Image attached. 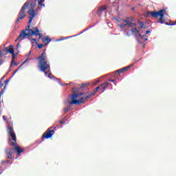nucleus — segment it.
<instances>
[{
  "label": "nucleus",
  "instance_id": "f257e3e1",
  "mask_svg": "<svg viewBox=\"0 0 176 176\" xmlns=\"http://www.w3.org/2000/svg\"><path fill=\"white\" fill-rule=\"evenodd\" d=\"M43 2H45V0H28L22 6L18 17L16 18V24L20 23V20H23V19L25 17V9H28V13L30 16H29L28 25L26 28L21 30L17 38L15 40V42L19 41L16 45L17 47H20L21 41H24L26 38H30L32 35L39 36V39L42 38V34L37 27L33 28V29H30V28L31 27V23H32V20H34V17L38 15L36 12L41 10V7L43 6L45 8V3H43Z\"/></svg>",
  "mask_w": 176,
  "mask_h": 176
},
{
  "label": "nucleus",
  "instance_id": "f03ea898",
  "mask_svg": "<svg viewBox=\"0 0 176 176\" xmlns=\"http://www.w3.org/2000/svg\"><path fill=\"white\" fill-rule=\"evenodd\" d=\"M38 60V68L44 72L45 76H47L50 79L53 78V75L50 72V62L47 59V56L45 52L42 53L38 57L36 58Z\"/></svg>",
  "mask_w": 176,
  "mask_h": 176
},
{
  "label": "nucleus",
  "instance_id": "7ed1b4c3",
  "mask_svg": "<svg viewBox=\"0 0 176 176\" xmlns=\"http://www.w3.org/2000/svg\"><path fill=\"white\" fill-rule=\"evenodd\" d=\"M89 85H90L89 82H86V83L82 84L79 89L73 88L74 93L70 96L71 101H68L67 104L69 105H79L80 104H85V102H86V100H85V98L81 97L80 99H78V98L86 94L85 93L76 94V93H78V91H79L80 89H85V87H87V86H89Z\"/></svg>",
  "mask_w": 176,
  "mask_h": 176
},
{
  "label": "nucleus",
  "instance_id": "20e7f679",
  "mask_svg": "<svg viewBox=\"0 0 176 176\" xmlns=\"http://www.w3.org/2000/svg\"><path fill=\"white\" fill-rule=\"evenodd\" d=\"M8 144L10 146H14V152H16L18 156H20L23 152H24V148H20V146L17 145V138L16 137V133H14V129L12 126H8Z\"/></svg>",
  "mask_w": 176,
  "mask_h": 176
},
{
  "label": "nucleus",
  "instance_id": "39448f33",
  "mask_svg": "<svg viewBox=\"0 0 176 176\" xmlns=\"http://www.w3.org/2000/svg\"><path fill=\"white\" fill-rule=\"evenodd\" d=\"M167 12L166 9H162L159 11H148L146 12V17H153L154 19H157L160 17L159 21L157 23H160V24L164 23V15Z\"/></svg>",
  "mask_w": 176,
  "mask_h": 176
},
{
  "label": "nucleus",
  "instance_id": "423d86ee",
  "mask_svg": "<svg viewBox=\"0 0 176 176\" xmlns=\"http://www.w3.org/2000/svg\"><path fill=\"white\" fill-rule=\"evenodd\" d=\"M8 53H10V54H14V49H13L12 45H10L9 47H5L4 50L0 51V60L3 56H6Z\"/></svg>",
  "mask_w": 176,
  "mask_h": 176
},
{
  "label": "nucleus",
  "instance_id": "0eeeda50",
  "mask_svg": "<svg viewBox=\"0 0 176 176\" xmlns=\"http://www.w3.org/2000/svg\"><path fill=\"white\" fill-rule=\"evenodd\" d=\"M53 127H50L42 135V141L44 139L49 140V138H52L53 135H54V130L52 129Z\"/></svg>",
  "mask_w": 176,
  "mask_h": 176
},
{
  "label": "nucleus",
  "instance_id": "6e6552de",
  "mask_svg": "<svg viewBox=\"0 0 176 176\" xmlns=\"http://www.w3.org/2000/svg\"><path fill=\"white\" fill-rule=\"evenodd\" d=\"M108 85H109V83L107 82L100 85L98 87L94 89V91L92 93L94 94V96H96V93H97V91H98L100 89H101V87H102L104 93V91H105V89L108 88Z\"/></svg>",
  "mask_w": 176,
  "mask_h": 176
},
{
  "label": "nucleus",
  "instance_id": "1a4fd4ad",
  "mask_svg": "<svg viewBox=\"0 0 176 176\" xmlns=\"http://www.w3.org/2000/svg\"><path fill=\"white\" fill-rule=\"evenodd\" d=\"M14 149L13 148H8L6 149V156L8 159H13V155H14Z\"/></svg>",
  "mask_w": 176,
  "mask_h": 176
},
{
  "label": "nucleus",
  "instance_id": "9d476101",
  "mask_svg": "<svg viewBox=\"0 0 176 176\" xmlns=\"http://www.w3.org/2000/svg\"><path fill=\"white\" fill-rule=\"evenodd\" d=\"M105 10H107V6H103L98 8L96 13H97L98 16H99V17H100L102 15V13H104V12H105Z\"/></svg>",
  "mask_w": 176,
  "mask_h": 176
},
{
  "label": "nucleus",
  "instance_id": "9b49d317",
  "mask_svg": "<svg viewBox=\"0 0 176 176\" xmlns=\"http://www.w3.org/2000/svg\"><path fill=\"white\" fill-rule=\"evenodd\" d=\"M131 24H133V23L130 22V21L123 20L122 23L118 25V26L120 27V28H124L126 25H131Z\"/></svg>",
  "mask_w": 176,
  "mask_h": 176
},
{
  "label": "nucleus",
  "instance_id": "f8f14e48",
  "mask_svg": "<svg viewBox=\"0 0 176 176\" xmlns=\"http://www.w3.org/2000/svg\"><path fill=\"white\" fill-rule=\"evenodd\" d=\"M129 68H131V65H129V66L124 67L122 69H120L117 70V72H118V74H123V72H126V71L129 69Z\"/></svg>",
  "mask_w": 176,
  "mask_h": 176
},
{
  "label": "nucleus",
  "instance_id": "ddd939ff",
  "mask_svg": "<svg viewBox=\"0 0 176 176\" xmlns=\"http://www.w3.org/2000/svg\"><path fill=\"white\" fill-rule=\"evenodd\" d=\"M3 119L5 120L6 123H7L8 126H7V133H8V126H10V127H13L12 126L10 125V124H9V122L8 121V120L6 119V116H3Z\"/></svg>",
  "mask_w": 176,
  "mask_h": 176
},
{
  "label": "nucleus",
  "instance_id": "4468645a",
  "mask_svg": "<svg viewBox=\"0 0 176 176\" xmlns=\"http://www.w3.org/2000/svg\"><path fill=\"white\" fill-rule=\"evenodd\" d=\"M46 42L47 43L45 44V45H47L48 43H50L52 42V38L49 37V36H46Z\"/></svg>",
  "mask_w": 176,
  "mask_h": 176
},
{
  "label": "nucleus",
  "instance_id": "2eb2a0df",
  "mask_svg": "<svg viewBox=\"0 0 176 176\" xmlns=\"http://www.w3.org/2000/svg\"><path fill=\"white\" fill-rule=\"evenodd\" d=\"M139 23V24H140V27H139V28H146V27H145V25H144V23H142V22H141V21H140V22H138Z\"/></svg>",
  "mask_w": 176,
  "mask_h": 176
},
{
  "label": "nucleus",
  "instance_id": "dca6fc26",
  "mask_svg": "<svg viewBox=\"0 0 176 176\" xmlns=\"http://www.w3.org/2000/svg\"><path fill=\"white\" fill-rule=\"evenodd\" d=\"M92 96H94V94L91 93L90 94H88L87 96H85V100H89V98H90V97H92Z\"/></svg>",
  "mask_w": 176,
  "mask_h": 176
},
{
  "label": "nucleus",
  "instance_id": "f3484780",
  "mask_svg": "<svg viewBox=\"0 0 176 176\" xmlns=\"http://www.w3.org/2000/svg\"><path fill=\"white\" fill-rule=\"evenodd\" d=\"M70 109H71V106H67L66 108L64 109V112L67 113V112H68V111H69Z\"/></svg>",
  "mask_w": 176,
  "mask_h": 176
},
{
  "label": "nucleus",
  "instance_id": "a211bd4d",
  "mask_svg": "<svg viewBox=\"0 0 176 176\" xmlns=\"http://www.w3.org/2000/svg\"><path fill=\"white\" fill-rule=\"evenodd\" d=\"M38 39H42V42H43L45 43V42H46V36L43 38H42V34H41V38H39L38 37Z\"/></svg>",
  "mask_w": 176,
  "mask_h": 176
},
{
  "label": "nucleus",
  "instance_id": "6ab92c4d",
  "mask_svg": "<svg viewBox=\"0 0 176 176\" xmlns=\"http://www.w3.org/2000/svg\"><path fill=\"white\" fill-rule=\"evenodd\" d=\"M12 64H14V65H15V67H17V64L16 63H14V59H13V58L11 61V65H12Z\"/></svg>",
  "mask_w": 176,
  "mask_h": 176
},
{
  "label": "nucleus",
  "instance_id": "aec40b11",
  "mask_svg": "<svg viewBox=\"0 0 176 176\" xmlns=\"http://www.w3.org/2000/svg\"><path fill=\"white\" fill-rule=\"evenodd\" d=\"M58 123H60V124H64L65 123V120H61L58 122Z\"/></svg>",
  "mask_w": 176,
  "mask_h": 176
},
{
  "label": "nucleus",
  "instance_id": "412c9836",
  "mask_svg": "<svg viewBox=\"0 0 176 176\" xmlns=\"http://www.w3.org/2000/svg\"><path fill=\"white\" fill-rule=\"evenodd\" d=\"M135 31H137V28H132V29L131 30V32H132V33H133V34H134V32H135Z\"/></svg>",
  "mask_w": 176,
  "mask_h": 176
},
{
  "label": "nucleus",
  "instance_id": "4be33fe9",
  "mask_svg": "<svg viewBox=\"0 0 176 176\" xmlns=\"http://www.w3.org/2000/svg\"><path fill=\"white\" fill-rule=\"evenodd\" d=\"M3 63H5V59H0V65H2V64H3Z\"/></svg>",
  "mask_w": 176,
  "mask_h": 176
},
{
  "label": "nucleus",
  "instance_id": "5701e85b",
  "mask_svg": "<svg viewBox=\"0 0 176 176\" xmlns=\"http://www.w3.org/2000/svg\"><path fill=\"white\" fill-rule=\"evenodd\" d=\"M5 93V90L2 89L1 91L0 92V98H1V96H2V94H3Z\"/></svg>",
  "mask_w": 176,
  "mask_h": 176
},
{
  "label": "nucleus",
  "instance_id": "b1692460",
  "mask_svg": "<svg viewBox=\"0 0 176 176\" xmlns=\"http://www.w3.org/2000/svg\"><path fill=\"white\" fill-rule=\"evenodd\" d=\"M43 47V44L38 45V49H42Z\"/></svg>",
  "mask_w": 176,
  "mask_h": 176
},
{
  "label": "nucleus",
  "instance_id": "393cba45",
  "mask_svg": "<svg viewBox=\"0 0 176 176\" xmlns=\"http://www.w3.org/2000/svg\"><path fill=\"white\" fill-rule=\"evenodd\" d=\"M19 69H20V67H19L17 69H16L14 72H13V75L16 74L17 73V72L19 71Z\"/></svg>",
  "mask_w": 176,
  "mask_h": 176
},
{
  "label": "nucleus",
  "instance_id": "a878e982",
  "mask_svg": "<svg viewBox=\"0 0 176 176\" xmlns=\"http://www.w3.org/2000/svg\"><path fill=\"white\" fill-rule=\"evenodd\" d=\"M9 161L6 160V161H1L2 164H5L6 163H8Z\"/></svg>",
  "mask_w": 176,
  "mask_h": 176
},
{
  "label": "nucleus",
  "instance_id": "bb28decb",
  "mask_svg": "<svg viewBox=\"0 0 176 176\" xmlns=\"http://www.w3.org/2000/svg\"><path fill=\"white\" fill-rule=\"evenodd\" d=\"M166 25H171V22L168 23V22H166L165 23Z\"/></svg>",
  "mask_w": 176,
  "mask_h": 176
},
{
  "label": "nucleus",
  "instance_id": "cd10ccee",
  "mask_svg": "<svg viewBox=\"0 0 176 176\" xmlns=\"http://www.w3.org/2000/svg\"><path fill=\"white\" fill-rule=\"evenodd\" d=\"M4 83H5V85H8V83H9V80H6L4 81Z\"/></svg>",
  "mask_w": 176,
  "mask_h": 176
},
{
  "label": "nucleus",
  "instance_id": "c85d7f7f",
  "mask_svg": "<svg viewBox=\"0 0 176 176\" xmlns=\"http://www.w3.org/2000/svg\"><path fill=\"white\" fill-rule=\"evenodd\" d=\"M138 43H140V45H142V41H140V39H138Z\"/></svg>",
  "mask_w": 176,
  "mask_h": 176
},
{
  "label": "nucleus",
  "instance_id": "c756f323",
  "mask_svg": "<svg viewBox=\"0 0 176 176\" xmlns=\"http://www.w3.org/2000/svg\"><path fill=\"white\" fill-rule=\"evenodd\" d=\"M3 87V84L2 82H0V89H2Z\"/></svg>",
  "mask_w": 176,
  "mask_h": 176
},
{
  "label": "nucleus",
  "instance_id": "7c9ffc66",
  "mask_svg": "<svg viewBox=\"0 0 176 176\" xmlns=\"http://www.w3.org/2000/svg\"><path fill=\"white\" fill-rule=\"evenodd\" d=\"M135 32H136V34H140V30H137V29H136V30H135Z\"/></svg>",
  "mask_w": 176,
  "mask_h": 176
},
{
  "label": "nucleus",
  "instance_id": "2f4dec72",
  "mask_svg": "<svg viewBox=\"0 0 176 176\" xmlns=\"http://www.w3.org/2000/svg\"><path fill=\"white\" fill-rule=\"evenodd\" d=\"M109 82H115V80H113V79H109Z\"/></svg>",
  "mask_w": 176,
  "mask_h": 176
},
{
  "label": "nucleus",
  "instance_id": "473e14b6",
  "mask_svg": "<svg viewBox=\"0 0 176 176\" xmlns=\"http://www.w3.org/2000/svg\"><path fill=\"white\" fill-rule=\"evenodd\" d=\"M176 25V21L174 23H171V25Z\"/></svg>",
  "mask_w": 176,
  "mask_h": 176
},
{
  "label": "nucleus",
  "instance_id": "72a5a7b5",
  "mask_svg": "<svg viewBox=\"0 0 176 176\" xmlns=\"http://www.w3.org/2000/svg\"><path fill=\"white\" fill-rule=\"evenodd\" d=\"M149 32H151V31H149V30L146 31V34L148 35V34H149Z\"/></svg>",
  "mask_w": 176,
  "mask_h": 176
},
{
  "label": "nucleus",
  "instance_id": "f704fd0d",
  "mask_svg": "<svg viewBox=\"0 0 176 176\" xmlns=\"http://www.w3.org/2000/svg\"><path fill=\"white\" fill-rule=\"evenodd\" d=\"M0 174H2V167L0 166Z\"/></svg>",
  "mask_w": 176,
  "mask_h": 176
},
{
  "label": "nucleus",
  "instance_id": "c9c22d12",
  "mask_svg": "<svg viewBox=\"0 0 176 176\" xmlns=\"http://www.w3.org/2000/svg\"><path fill=\"white\" fill-rule=\"evenodd\" d=\"M60 85H61V86H68V84H64V85L60 84Z\"/></svg>",
  "mask_w": 176,
  "mask_h": 176
},
{
  "label": "nucleus",
  "instance_id": "e433bc0d",
  "mask_svg": "<svg viewBox=\"0 0 176 176\" xmlns=\"http://www.w3.org/2000/svg\"><path fill=\"white\" fill-rule=\"evenodd\" d=\"M139 37L142 38V35L141 34H139Z\"/></svg>",
  "mask_w": 176,
  "mask_h": 176
},
{
  "label": "nucleus",
  "instance_id": "4c0bfd02",
  "mask_svg": "<svg viewBox=\"0 0 176 176\" xmlns=\"http://www.w3.org/2000/svg\"><path fill=\"white\" fill-rule=\"evenodd\" d=\"M32 41H33L34 42H36V40L35 38H32Z\"/></svg>",
  "mask_w": 176,
  "mask_h": 176
},
{
  "label": "nucleus",
  "instance_id": "58836bf2",
  "mask_svg": "<svg viewBox=\"0 0 176 176\" xmlns=\"http://www.w3.org/2000/svg\"><path fill=\"white\" fill-rule=\"evenodd\" d=\"M142 39H144V38H145L146 36L145 35H142Z\"/></svg>",
  "mask_w": 176,
  "mask_h": 176
},
{
  "label": "nucleus",
  "instance_id": "ea45409f",
  "mask_svg": "<svg viewBox=\"0 0 176 176\" xmlns=\"http://www.w3.org/2000/svg\"><path fill=\"white\" fill-rule=\"evenodd\" d=\"M100 90H102V87H100Z\"/></svg>",
  "mask_w": 176,
  "mask_h": 176
},
{
  "label": "nucleus",
  "instance_id": "a19ab883",
  "mask_svg": "<svg viewBox=\"0 0 176 176\" xmlns=\"http://www.w3.org/2000/svg\"><path fill=\"white\" fill-rule=\"evenodd\" d=\"M144 41H148V38H144Z\"/></svg>",
  "mask_w": 176,
  "mask_h": 176
},
{
  "label": "nucleus",
  "instance_id": "79ce46f5",
  "mask_svg": "<svg viewBox=\"0 0 176 176\" xmlns=\"http://www.w3.org/2000/svg\"><path fill=\"white\" fill-rule=\"evenodd\" d=\"M143 47H145V44H143Z\"/></svg>",
  "mask_w": 176,
  "mask_h": 176
},
{
  "label": "nucleus",
  "instance_id": "37998d69",
  "mask_svg": "<svg viewBox=\"0 0 176 176\" xmlns=\"http://www.w3.org/2000/svg\"><path fill=\"white\" fill-rule=\"evenodd\" d=\"M133 25H137V24H135V23H133Z\"/></svg>",
  "mask_w": 176,
  "mask_h": 176
},
{
  "label": "nucleus",
  "instance_id": "c03bdc74",
  "mask_svg": "<svg viewBox=\"0 0 176 176\" xmlns=\"http://www.w3.org/2000/svg\"><path fill=\"white\" fill-rule=\"evenodd\" d=\"M1 79H5V77H2V78Z\"/></svg>",
  "mask_w": 176,
  "mask_h": 176
},
{
  "label": "nucleus",
  "instance_id": "a18cd8bd",
  "mask_svg": "<svg viewBox=\"0 0 176 176\" xmlns=\"http://www.w3.org/2000/svg\"><path fill=\"white\" fill-rule=\"evenodd\" d=\"M132 10H134V8H132Z\"/></svg>",
  "mask_w": 176,
  "mask_h": 176
},
{
  "label": "nucleus",
  "instance_id": "49530a36",
  "mask_svg": "<svg viewBox=\"0 0 176 176\" xmlns=\"http://www.w3.org/2000/svg\"><path fill=\"white\" fill-rule=\"evenodd\" d=\"M56 127L54 128V129L55 130Z\"/></svg>",
  "mask_w": 176,
  "mask_h": 176
}]
</instances>
